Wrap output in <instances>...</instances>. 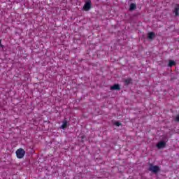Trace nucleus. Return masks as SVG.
Masks as SVG:
<instances>
[{"instance_id": "7ed1b4c3", "label": "nucleus", "mask_w": 179, "mask_h": 179, "mask_svg": "<svg viewBox=\"0 0 179 179\" xmlns=\"http://www.w3.org/2000/svg\"><path fill=\"white\" fill-rule=\"evenodd\" d=\"M157 148L158 149H163V148H166V141H161L157 144Z\"/></svg>"}, {"instance_id": "4468645a", "label": "nucleus", "mask_w": 179, "mask_h": 179, "mask_svg": "<svg viewBox=\"0 0 179 179\" xmlns=\"http://www.w3.org/2000/svg\"><path fill=\"white\" fill-rule=\"evenodd\" d=\"M0 47H2V45L0 43Z\"/></svg>"}, {"instance_id": "2eb2a0df", "label": "nucleus", "mask_w": 179, "mask_h": 179, "mask_svg": "<svg viewBox=\"0 0 179 179\" xmlns=\"http://www.w3.org/2000/svg\"><path fill=\"white\" fill-rule=\"evenodd\" d=\"M0 44H1V41H0Z\"/></svg>"}, {"instance_id": "0eeeda50", "label": "nucleus", "mask_w": 179, "mask_h": 179, "mask_svg": "<svg viewBox=\"0 0 179 179\" xmlns=\"http://www.w3.org/2000/svg\"><path fill=\"white\" fill-rule=\"evenodd\" d=\"M129 10H135L136 9V3H131L129 6Z\"/></svg>"}, {"instance_id": "39448f33", "label": "nucleus", "mask_w": 179, "mask_h": 179, "mask_svg": "<svg viewBox=\"0 0 179 179\" xmlns=\"http://www.w3.org/2000/svg\"><path fill=\"white\" fill-rule=\"evenodd\" d=\"M179 4H176L175 8L173 10V13L175 14V16H178L179 15Z\"/></svg>"}, {"instance_id": "6e6552de", "label": "nucleus", "mask_w": 179, "mask_h": 179, "mask_svg": "<svg viewBox=\"0 0 179 179\" xmlns=\"http://www.w3.org/2000/svg\"><path fill=\"white\" fill-rule=\"evenodd\" d=\"M155 36V32H150V33H148V38L150 40H153Z\"/></svg>"}, {"instance_id": "9b49d317", "label": "nucleus", "mask_w": 179, "mask_h": 179, "mask_svg": "<svg viewBox=\"0 0 179 179\" xmlns=\"http://www.w3.org/2000/svg\"><path fill=\"white\" fill-rule=\"evenodd\" d=\"M124 83L126 85H129V84L132 83V78H129L124 80Z\"/></svg>"}, {"instance_id": "20e7f679", "label": "nucleus", "mask_w": 179, "mask_h": 179, "mask_svg": "<svg viewBox=\"0 0 179 179\" xmlns=\"http://www.w3.org/2000/svg\"><path fill=\"white\" fill-rule=\"evenodd\" d=\"M110 90H121V87L119 84H114L113 85L110 86Z\"/></svg>"}, {"instance_id": "1a4fd4ad", "label": "nucleus", "mask_w": 179, "mask_h": 179, "mask_svg": "<svg viewBox=\"0 0 179 179\" xmlns=\"http://www.w3.org/2000/svg\"><path fill=\"white\" fill-rule=\"evenodd\" d=\"M176 66V62L173 60H169V64H168V66L171 68V66Z\"/></svg>"}, {"instance_id": "ddd939ff", "label": "nucleus", "mask_w": 179, "mask_h": 179, "mask_svg": "<svg viewBox=\"0 0 179 179\" xmlns=\"http://www.w3.org/2000/svg\"><path fill=\"white\" fill-rule=\"evenodd\" d=\"M115 125H116V127H120V125H121V122H115Z\"/></svg>"}, {"instance_id": "f257e3e1", "label": "nucleus", "mask_w": 179, "mask_h": 179, "mask_svg": "<svg viewBox=\"0 0 179 179\" xmlns=\"http://www.w3.org/2000/svg\"><path fill=\"white\" fill-rule=\"evenodd\" d=\"M15 153L17 159H23V157H24V155H26V151L22 148H20L17 150Z\"/></svg>"}, {"instance_id": "f03ea898", "label": "nucleus", "mask_w": 179, "mask_h": 179, "mask_svg": "<svg viewBox=\"0 0 179 179\" xmlns=\"http://www.w3.org/2000/svg\"><path fill=\"white\" fill-rule=\"evenodd\" d=\"M150 171H152V173H159L160 171V167L157 165L153 166V164H150Z\"/></svg>"}, {"instance_id": "f8f14e48", "label": "nucleus", "mask_w": 179, "mask_h": 179, "mask_svg": "<svg viewBox=\"0 0 179 179\" xmlns=\"http://www.w3.org/2000/svg\"><path fill=\"white\" fill-rule=\"evenodd\" d=\"M174 121L176 122H179V115H177L176 117L174 119Z\"/></svg>"}, {"instance_id": "423d86ee", "label": "nucleus", "mask_w": 179, "mask_h": 179, "mask_svg": "<svg viewBox=\"0 0 179 179\" xmlns=\"http://www.w3.org/2000/svg\"><path fill=\"white\" fill-rule=\"evenodd\" d=\"M84 10H89L90 9V1H87L83 7Z\"/></svg>"}, {"instance_id": "9d476101", "label": "nucleus", "mask_w": 179, "mask_h": 179, "mask_svg": "<svg viewBox=\"0 0 179 179\" xmlns=\"http://www.w3.org/2000/svg\"><path fill=\"white\" fill-rule=\"evenodd\" d=\"M66 125H68V122H66V120L63 121V124L61 126V129H65L66 128Z\"/></svg>"}]
</instances>
